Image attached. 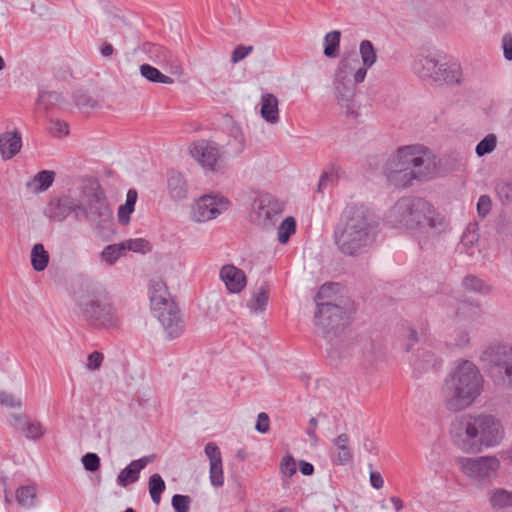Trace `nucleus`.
Instances as JSON below:
<instances>
[{"label": "nucleus", "instance_id": "obj_17", "mask_svg": "<svg viewBox=\"0 0 512 512\" xmlns=\"http://www.w3.org/2000/svg\"><path fill=\"white\" fill-rule=\"evenodd\" d=\"M443 60L437 52L420 53L414 58L412 70L420 79L434 85Z\"/></svg>", "mask_w": 512, "mask_h": 512}, {"label": "nucleus", "instance_id": "obj_29", "mask_svg": "<svg viewBox=\"0 0 512 512\" xmlns=\"http://www.w3.org/2000/svg\"><path fill=\"white\" fill-rule=\"evenodd\" d=\"M337 105L341 113L348 119H356L366 112V106L362 105L359 98H337Z\"/></svg>", "mask_w": 512, "mask_h": 512}, {"label": "nucleus", "instance_id": "obj_30", "mask_svg": "<svg viewBox=\"0 0 512 512\" xmlns=\"http://www.w3.org/2000/svg\"><path fill=\"white\" fill-rule=\"evenodd\" d=\"M479 241V232L476 225H469L464 230L461 239V252L466 253L470 257H474L479 252L476 245Z\"/></svg>", "mask_w": 512, "mask_h": 512}, {"label": "nucleus", "instance_id": "obj_16", "mask_svg": "<svg viewBox=\"0 0 512 512\" xmlns=\"http://www.w3.org/2000/svg\"><path fill=\"white\" fill-rule=\"evenodd\" d=\"M192 158L206 171H216L221 158L218 144L207 140L194 142L190 147Z\"/></svg>", "mask_w": 512, "mask_h": 512}, {"label": "nucleus", "instance_id": "obj_41", "mask_svg": "<svg viewBox=\"0 0 512 512\" xmlns=\"http://www.w3.org/2000/svg\"><path fill=\"white\" fill-rule=\"evenodd\" d=\"M341 33L338 30H333L327 33L324 37V55L329 58H334L338 54L340 45Z\"/></svg>", "mask_w": 512, "mask_h": 512}, {"label": "nucleus", "instance_id": "obj_13", "mask_svg": "<svg viewBox=\"0 0 512 512\" xmlns=\"http://www.w3.org/2000/svg\"><path fill=\"white\" fill-rule=\"evenodd\" d=\"M229 205V200L219 193L205 194L191 204L190 217L195 222H208L227 211Z\"/></svg>", "mask_w": 512, "mask_h": 512}, {"label": "nucleus", "instance_id": "obj_60", "mask_svg": "<svg viewBox=\"0 0 512 512\" xmlns=\"http://www.w3.org/2000/svg\"><path fill=\"white\" fill-rule=\"evenodd\" d=\"M404 338H405V349L407 352H410L413 345L415 343H417V341H418L416 330L413 328H408L405 332Z\"/></svg>", "mask_w": 512, "mask_h": 512}, {"label": "nucleus", "instance_id": "obj_43", "mask_svg": "<svg viewBox=\"0 0 512 512\" xmlns=\"http://www.w3.org/2000/svg\"><path fill=\"white\" fill-rule=\"evenodd\" d=\"M123 246L125 247V254L128 251L140 254H146L151 250L150 243L143 238H131L125 241H122Z\"/></svg>", "mask_w": 512, "mask_h": 512}, {"label": "nucleus", "instance_id": "obj_59", "mask_svg": "<svg viewBox=\"0 0 512 512\" xmlns=\"http://www.w3.org/2000/svg\"><path fill=\"white\" fill-rule=\"evenodd\" d=\"M269 427H270L269 416L264 412L259 413L258 417H257L255 429L259 433L266 434L269 431Z\"/></svg>", "mask_w": 512, "mask_h": 512}, {"label": "nucleus", "instance_id": "obj_2", "mask_svg": "<svg viewBox=\"0 0 512 512\" xmlns=\"http://www.w3.org/2000/svg\"><path fill=\"white\" fill-rule=\"evenodd\" d=\"M377 225L373 213L363 204H348L335 231V242L346 255L363 253L375 241Z\"/></svg>", "mask_w": 512, "mask_h": 512}, {"label": "nucleus", "instance_id": "obj_47", "mask_svg": "<svg viewBox=\"0 0 512 512\" xmlns=\"http://www.w3.org/2000/svg\"><path fill=\"white\" fill-rule=\"evenodd\" d=\"M462 285L466 290L472 292L484 293L488 291V285L486 282L483 279L473 275L466 276L463 279Z\"/></svg>", "mask_w": 512, "mask_h": 512}, {"label": "nucleus", "instance_id": "obj_37", "mask_svg": "<svg viewBox=\"0 0 512 512\" xmlns=\"http://www.w3.org/2000/svg\"><path fill=\"white\" fill-rule=\"evenodd\" d=\"M125 247L123 246L122 242L110 244L106 246L101 254L100 258L101 260L108 264L113 265L115 264L121 257L125 256Z\"/></svg>", "mask_w": 512, "mask_h": 512}, {"label": "nucleus", "instance_id": "obj_53", "mask_svg": "<svg viewBox=\"0 0 512 512\" xmlns=\"http://www.w3.org/2000/svg\"><path fill=\"white\" fill-rule=\"evenodd\" d=\"M82 464L88 471H97L100 467V458L95 453H87L82 457Z\"/></svg>", "mask_w": 512, "mask_h": 512}, {"label": "nucleus", "instance_id": "obj_54", "mask_svg": "<svg viewBox=\"0 0 512 512\" xmlns=\"http://www.w3.org/2000/svg\"><path fill=\"white\" fill-rule=\"evenodd\" d=\"M253 46L238 45L232 51L231 62L236 64L246 58L253 51Z\"/></svg>", "mask_w": 512, "mask_h": 512}, {"label": "nucleus", "instance_id": "obj_42", "mask_svg": "<svg viewBox=\"0 0 512 512\" xmlns=\"http://www.w3.org/2000/svg\"><path fill=\"white\" fill-rule=\"evenodd\" d=\"M141 75L147 80L155 83L172 84L174 81L169 76L162 74L157 68L143 64L140 66Z\"/></svg>", "mask_w": 512, "mask_h": 512}, {"label": "nucleus", "instance_id": "obj_46", "mask_svg": "<svg viewBox=\"0 0 512 512\" xmlns=\"http://www.w3.org/2000/svg\"><path fill=\"white\" fill-rule=\"evenodd\" d=\"M74 105L83 114H90L96 109L102 108L97 98H72Z\"/></svg>", "mask_w": 512, "mask_h": 512}, {"label": "nucleus", "instance_id": "obj_28", "mask_svg": "<svg viewBox=\"0 0 512 512\" xmlns=\"http://www.w3.org/2000/svg\"><path fill=\"white\" fill-rule=\"evenodd\" d=\"M55 179V173L50 170L38 172L30 181L27 182V188L33 193H41L48 190Z\"/></svg>", "mask_w": 512, "mask_h": 512}, {"label": "nucleus", "instance_id": "obj_7", "mask_svg": "<svg viewBox=\"0 0 512 512\" xmlns=\"http://www.w3.org/2000/svg\"><path fill=\"white\" fill-rule=\"evenodd\" d=\"M336 288L335 284H324L316 295L317 310L315 325L324 337L342 331L349 322L348 314L335 304L324 301Z\"/></svg>", "mask_w": 512, "mask_h": 512}, {"label": "nucleus", "instance_id": "obj_6", "mask_svg": "<svg viewBox=\"0 0 512 512\" xmlns=\"http://www.w3.org/2000/svg\"><path fill=\"white\" fill-rule=\"evenodd\" d=\"M151 310L161 323L167 337L174 339L184 331V324L175 302L170 298L166 284L161 279H152L149 285Z\"/></svg>", "mask_w": 512, "mask_h": 512}, {"label": "nucleus", "instance_id": "obj_33", "mask_svg": "<svg viewBox=\"0 0 512 512\" xmlns=\"http://www.w3.org/2000/svg\"><path fill=\"white\" fill-rule=\"evenodd\" d=\"M49 259V254L44 248L43 244L37 243L33 245L30 254V261L35 271H44L48 266Z\"/></svg>", "mask_w": 512, "mask_h": 512}, {"label": "nucleus", "instance_id": "obj_55", "mask_svg": "<svg viewBox=\"0 0 512 512\" xmlns=\"http://www.w3.org/2000/svg\"><path fill=\"white\" fill-rule=\"evenodd\" d=\"M21 400L20 398L14 396L11 393L8 392H1L0 393V405L7 408H20L21 407Z\"/></svg>", "mask_w": 512, "mask_h": 512}, {"label": "nucleus", "instance_id": "obj_32", "mask_svg": "<svg viewBox=\"0 0 512 512\" xmlns=\"http://www.w3.org/2000/svg\"><path fill=\"white\" fill-rule=\"evenodd\" d=\"M489 503L492 508L500 510L512 507V491L495 488L489 492Z\"/></svg>", "mask_w": 512, "mask_h": 512}, {"label": "nucleus", "instance_id": "obj_11", "mask_svg": "<svg viewBox=\"0 0 512 512\" xmlns=\"http://www.w3.org/2000/svg\"><path fill=\"white\" fill-rule=\"evenodd\" d=\"M79 309L82 316L94 326L113 328L119 324V315L107 300L89 298L80 302Z\"/></svg>", "mask_w": 512, "mask_h": 512}, {"label": "nucleus", "instance_id": "obj_63", "mask_svg": "<svg viewBox=\"0 0 512 512\" xmlns=\"http://www.w3.org/2000/svg\"><path fill=\"white\" fill-rule=\"evenodd\" d=\"M334 174L331 173H324L319 180L318 188L319 190L325 189L329 184L333 183L334 181Z\"/></svg>", "mask_w": 512, "mask_h": 512}, {"label": "nucleus", "instance_id": "obj_40", "mask_svg": "<svg viewBox=\"0 0 512 512\" xmlns=\"http://www.w3.org/2000/svg\"><path fill=\"white\" fill-rule=\"evenodd\" d=\"M166 488L165 482L163 478L155 473L150 476L148 482L149 494L151 496L152 502L156 505H159L161 502V494L164 492Z\"/></svg>", "mask_w": 512, "mask_h": 512}, {"label": "nucleus", "instance_id": "obj_31", "mask_svg": "<svg viewBox=\"0 0 512 512\" xmlns=\"http://www.w3.org/2000/svg\"><path fill=\"white\" fill-rule=\"evenodd\" d=\"M138 194L135 189H129L126 194V201L123 205H120L117 212L118 222L126 226L130 223L131 214L135 210Z\"/></svg>", "mask_w": 512, "mask_h": 512}, {"label": "nucleus", "instance_id": "obj_45", "mask_svg": "<svg viewBox=\"0 0 512 512\" xmlns=\"http://www.w3.org/2000/svg\"><path fill=\"white\" fill-rule=\"evenodd\" d=\"M497 146V137L495 134L486 135L476 146L475 152L478 157L493 152Z\"/></svg>", "mask_w": 512, "mask_h": 512}, {"label": "nucleus", "instance_id": "obj_58", "mask_svg": "<svg viewBox=\"0 0 512 512\" xmlns=\"http://www.w3.org/2000/svg\"><path fill=\"white\" fill-rule=\"evenodd\" d=\"M470 343V333L467 330H458L453 338V344L457 347L464 348Z\"/></svg>", "mask_w": 512, "mask_h": 512}, {"label": "nucleus", "instance_id": "obj_34", "mask_svg": "<svg viewBox=\"0 0 512 512\" xmlns=\"http://www.w3.org/2000/svg\"><path fill=\"white\" fill-rule=\"evenodd\" d=\"M15 496L19 505L25 508L33 507L36 502V485L29 484L20 486L16 490Z\"/></svg>", "mask_w": 512, "mask_h": 512}, {"label": "nucleus", "instance_id": "obj_49", "mask_svg": "<svg viewBox=\"0 0 512 512\" xmlns=\"http://www.w3.org/2000/svg\"><path fill=\"white\" fill-rule=\"evenodd\" d=\"M279 468L283 477H292L297 471L295 459L291 455L284 456L280 462Z\"/></svg>", "mask_w": 512, "mask_h": 512}, {"label": "nucleus", "instance_id": "obj_9", "mask_svg": "<svg viewBox=\"0 0 512 512\" xmlns=\"http://www.w3.org/2000/svg\"><path fill=\"white\" fill-rule=\"evenodd\" d=\"M456 465L468 480L485 483L496 477L501 467V461L494 455L462 456L456 459Z\"/></svg>", "mask_w": 512, "mask_h": 512}, {"label": "nucleus", "instance_id": "obj_22", "mask_svg": "<svg viewBox=\"0 0 512 512\" xmlns=\"http://www.w3.org/2000/svg\"><path fill=\"white\" fill-rule=\"evenodd\" d=\"M13 426L28 440H39L46 433L43 423L25 414L13 416Z\"/></svg>", "mask_w": 512, "mask_h": 512}, {"label": "nucleus", "instance_id": "obj_20", "mask_svg": "<svg viewBox=\"0 0 512 512\" xmlns=\"http://www.w3.org/2000/svg\"><path fill=\"white\" fill-rule=\"evenodd\" d=\"M205 455L209 459V479L214 487L224 484L222 455L219 447L214 442H209L204 448Z\"/></svg>", "mask_w": 512, "mask_h": 512}, {"label": "nucleus", "instance_id": "obj_15", "mask_svg": "<svg viewBox=\"0 0 512 512\" xmlns=\"http://www.w3.org/2000/svg\"><path fill=\"white\" fill-rule=\"evenodd\" d=\"M80 210L81 201L70 195H62L49 201L44 214L51 221L64 222L72 214L79 220Z\"/></svg>", "mask_w": 512, "mask_h": 512}, {"label": "nucleus", "instance_id": "obj_12", "mask_svg": "<svg viewBox=\"0 0 512 512\" xmlns=\"http://www.w3.org/2000/svg\"><path fill=\"white\" fill-rule=\"evenodd\" d=\"M284 210L281 201L269 194L259 196L253 203L250 214L251 221L263 229H272L280 219Z\"/></svg>", "mask_w": 512, "mask_h": 512}, {"label": "nucleus", "instance_id": "obj_3", "mask_svg": "<svg viewBox=\"0 0 512 512\" xmlns=\"http://www.w3.org/2000/svg\"><path fill=\"white\" fill-rule=\"evenodd\" d=\"M503 435L501 422L495 416L486 413L463 416L454 431L456 443L468 453L498 445Z\"/></svg>", "mask_w": 512, "mask_h": 512}, {"label": "nucleus", "instance_id": "obj_48", "mask_svg": "<svg viewBox=\"0 0 512 512\" xmlns=\"http://www.w3.org/2000/svg\"><path fill=\"white\" fill-rule=\"evenodd\" d=\"M495 192L502 204H508L512 200V183L500 181L495 186Z\"/></svg>", "mask_w": 512, "mask_h": 512}, {"label": "nucleus", "instance_id": "obj_51", "mask_svg": "<svg viewBox=\"0 0 512 512\" xmlns=\"http://www.w3.org/2000/svg\"><path fill=\"white\" fill-rule=\"evenodd\" d=\"M104 355L99 351H94L87 356L85 367L88 371H97L102 366Z\"/></svg>", "mask_w": 512, "mask_h": 512}, {"label": "nucleus", "instance_id": "obj_26", "mask_svg": "<svg viewBox=\"0 0 512 512\" xmlns=\"http://www.w3.org/2000/svg\"><path fill=\"white\" fill-rule=\"evenodd\" d=\"M167 190L173 201H181L187 197V182L180 172L171 170L167 173Z\"/></svg>", "mask_w": 512, "mask_h": 512}, {"label": "nucleus", "instance_id": "obj_21", "mask_svg": "<svg viewBox=\"0 0 512 512\" xmlns=\"http://www.w3.org/2000/svg\"><path fill=\"white\" fill-rule=\"evenodd\" d=\"M219 277L227 291L232 294L240 293L247 285V278L244 271L232 264L222 266Z\"/></svg>", "mask_w": 512, "mask_h": 512}, {"label": "nucleus", "instance_id": "obj_52", "mask_svg": "<svg viewBox=\"0 0 512 512\" xmlns=\"http://www.w3.org/2000/svg\"><path fill=\"white\" fill-rule=\"evenodd\" d=\"M190 498L186 495L176 494L172 497V506L176 512L189 511Z\"/></svg>", "mask_w": 512, "mask_h": 512}, {"label": "nucleus", "instance_id": "obj_25", "mask_svg": "<svg viewBox=\"0 0 512 512\" xmlns=\"http://www.w3.org/2000/svg\"><path fill=\"white\" fill-rule=\"evenodd\" d=\"M151 462L148 456L141 457L130 462L117 476V483L121 487H127L138 481L140 472Z\"/></svg>", "mask_w": 512, "mask_h": 512}, {"label": "nucleus", "instance_id": "obj_1", "mask_svg": "<svg viewBox=\"0 0 512 512\" xmlns=\"http://www.w3.org/2000/svg\"><path fill=\"white\" fill-rule=\"evenodd\" d=\"M484 390V377L478 366L470 360H458L445 376L441 385L443 405L450 412L471 407Z\"/></svg>", "mask_w": 512, "mask_h": 512}, {"label": "nucleus", "instance_id": "obj_27", "mask_svg": "<svg viewBox=\"0 0 512 512\" xmlns=\"http://www.w3.org/2000/svg\"><path fill=\"white\" fill-rule=\"evenodd\" d=\"M259 114L269 124H277L280 120L278 98H261L258 105Z\"/></svg>", "mask_w": 512, "mask_h": 512}, {"label": "nucleus", "instance_id": "obj_8", "mask_svg": "<svg viewBox=\"0 0 512 512\" xmlns=\"http://www.w3.org/2000/svg\"><path fill=\"white\" fill-rule=\"evenodd\" d=\"M480 359L490 367L495 384L512 388V345L491 344L482 351Z\"/></svg>", "mask_w": 512, "mask_h": 512}, {"label": "nucleus", "instance_id": "obj_24", "mask_svg": "<svg viewBox=\"0 0 512 512\" xmlns=\"http://www.w3.org/2000/svg\"><path fill=\"white\" fill-rule=\"evenodd\" d=\"M349 436L345 433L332 440L330 458L335 465H346L353 459V452L349 447Z\"/></svg>", "mask_w": 512, "mask_h": 512}, {"label": "nucleus", "instance_id": "obj_19", "mask_svg": "<svg viewBox=\"0 0 512 512\" xmlns=\"http://www.w3.org/2000/svg\"><path fill=\"white\" fill-rule=\"evenodd\" d=\"M436 76L435 86H460L464 83L463 70L457 61L443 60Z\"/></svg>", "mask_w": 512, "mask_h": 512}, {"label": "nucleus", "instance_id": "obj_4", "mask_svg": "<svg viewBox=\"0 0 512 512\" xmlns=\"http://www.w3.org/2000/svg\"><path fill=\"white\" fill-rule=\"evenodd\" d=\"M443 219L435 208L421 198H402L386 215V224L402 233L424 232L442 225Z\"/></svg>", "mask_w": 512, "mask_h": 512}, {"label": "nucleus", "instance_id": "obj_64", "mask_svg": "<svg viewBox=\"0 0 512 512\" xmlns=\"http://www.w3.org/2000/svg\"><path fill=\"white\" fill-rule=\"evenodd\" d=\"M299 469L301 473L305 476H310L314 472V466L311 463L306 462L304 460L300 461Z\"/></svg>", "mask_w": 512, "mask_h": 512}, {"label": "nucleus", "instance_id": "obj_5", "mask_svg": "<svg viewBox=\"0 0 512 512\" xmlns=\"http://www.w3.org/2000/svg\"><path fill=\"white\" fill-rule=\"evenodd\" d=\"M435 163L429 150L419 144L398 148L388 164V178L396 186H408L413 180L430 178Z\"/></svg>", "mask_w": 512, "mask_h": 512}, {"label": "nucleus", "instance_id": "obj_18", "mask_svg": "<svg viewBox=\"0 0 512 512\" xmlns=\"http://www.w3.org/2000/svg\"><path fill=\"white\" fill-rule=\"evenodd\" d=\"M408 360L413 368L415 374H422L423 372L435 369L441 365L440 357L427 346L418 348L415 353H412Z\"/></svg>", "mask_w": 512, "mask_h": 512}, {"label": "nucleus", "instance_id": "obj_35", "mask_svg": "<svg viewBox=\"0 0 512 512\" xmlns=\"http://www.w3.org/2000/svg\"><path fill=\"white\" fill-rule=\"evenodd\" d=\"M227 145L231 148L234 155H240L246 148V139L243 131L238 126H232L229 131V140Z\"/></svg>", "mask_w": 512, "mask_h": 512}, {"label": "nucleus", "instance_id": "obj_62", "mask_svg": "<svg viewBox=\"0 0 512 512\" xmlns=\"http://www.w3.org/2000/svg\"><path fill=\"white\" fill-rule=\"evenodd\" d=\"M370 484L375 489H381L384 485V479L379 472L373 471L370 473Z\"/></svg>", "mask_w": 512, "mask_h": 512}, {"label": "nucleus", "instance_id": "obj_57", "mask_svg": "<svg viewBox=\"0 0 512 512\" xmlns=\"http://www.w3.org/2000/svg\"><path fill=\"white\" fill-rule=\"evenodd\" d=\"M492 209V201L488 195H481L477 202V212L481 218H485Z\"/></svg>", "mask_w": 512, "mask_h": 512}, {"label": "nucleus", "instance_id": "obj_14", "mask_svg": "<svg viewBox=\"0 0 512 512\" xmlns=\"http://www.w3.org/2000/svg\"><path fill=\"white\" fill-rule=\"evenodd\" d=\"M81 214L87 220L99 224L112 219L113 212L103 190L97 187L85 194L81 202Z\"/></svg>", "mask_w": 512, "mask_h": 512}, {"label": "nucleus", "instance_id": "obj_38", "mask_svg": "<svg viewBox=\"0 0 512 512\" xmlns=\"http://www.w3.org/2000/svg\"><path fill=\"white\" fill-rule=\"evenodd\" d=\"M359 53L361 56L362 64L361 67L365 68V71L372 67L377 61L376 51L371 41L363 40L359 46Z\"/></svg>", "mask_w": 512, "mask_h": 512}, {"label": "nucleus", "instance_id": "obj_61", "mask_svg": "<svg viewBox=\"0 0 512 512\" xmlns=\"http://www.w3.org/2000/svg\"><path fill=\"white\" fill-rule=\"evenodd\" d=\"M318 421L315 417H312L309 420V427L307 428V435L309 436L310 440L314 443L318 441V437L316 434V428H317Z\"/></svg>", "mask_w": 512, "mask_h": 512}, {"label": "nucleus", "instance_id": "obj_50", "mask_svg": "<svg viewBox=\"0 0 512 512\" xmlns=\"http://www.w3.org/2000/svg\"><path fill=\"white\" fill-rule=\"evenodd\" d=\"M49 133L56 138H62L68 135V125L60 120H51L48 128Z\"/></svg>", "mask_w": 512, "mask_h": 512}, {"label": "nucleus", "instance_id": "obj_23", "mask_svg": "<svg viewBox=\"0 0 512 512\" xmlns=\"http://www.w3.org/2000/svg\"><path fill=\"white\" fill-rule=\"evenodd\" d=\"M23 146L21 133L17 130H8L0 134V157L9 161L20 153Z\"/></svg>", "mask_w": 512, "mask_h": 512}, {"label": "nucleus", "instance_id": "obj_44", "mask_svg": "<svg viewBox=\"0 0 512 512\" xmlns=\"http://www.w3.org/2000/svg\"><path fill=\"white\" fill-rule=\"evenodd\" d=\"M143 50L149 54V57L157 63H162L167 60L168 50L161 45L153 43H145Z\"/></svg>", "mask_w": 512, "mask_h": 512}, {"label": "nucleus", "instance_id": "obj_36", "mask_svg": "<svg viewBox=\"0 0 512 512\" xmlns=\"http://www.w3.org/2000/svg\"><path fill=\"white\" fill-rule=\"evenodd\" d=\"M269 299V290L267 287L262 286L259 290L252 295L247 303V307L253 313H262L265 311Z\"/></svg>", "mask_w": 512, "mask_h": 512}, {"label": "nucleus", "instance_id": "obj_39", "mask_svg": "<svg viewBox=\"0 0 512 512\" xmlns=\"http://www.w3.org/2000/svg\"><path fill=\"white\" fill-rule=\"evenodd\" d=\"M296 232V220L294 217H286L277 228V241L287 244L290 237Z\"/></svg>", "mask_w": 512, "mask_h": 512}, {"label": "nucleus", "instance_id": "obj_56", "mask_svg": "<svg viewBox=\"0 0 512 512\" xmlns=\"http://www.w3.org/2000/svg\"><path fill=\"white\" fill-rule=\"evenodd\" d=\"M501 48L503 57L507 61H512V33L506 32L501 37Z\"/></svg>", "mask_w": 512, "mask_h": 512}, {"label": "nucleus", "instance_id": "obj_10", "mask_svg": "<svg viewBox=\"0 0 512 512\" xmlns=\"http://www.w3.org/2000/svg\"><path fill=\"white\" fill-rule=\"evenodd\" d=\"M366 74L356 53L345 54L335 71L334 85L337 93L343 96L353 91L357 84L364 81Z\"/></svg>", "mask_w": 512, "mask_h": 512}]
</instances>
